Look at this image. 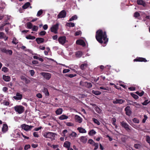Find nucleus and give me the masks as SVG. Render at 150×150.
<instances>
[{
    "mask_svg": "<svg viewBox=\"0 0 150 150\" xmlns=\"http://www.w3.org/2000/svg\"><path fill=\"white\" fill-rule=\"evenodd\" d=\"M112 124L114 125H115L116 124L115 122H116V120L114 118H113L112 119Z\"/></svg>",
    "mask_w": 150,
    "mask_h": 150,
    "instance_id": "nucleus-55",
    "label": "nucleus"
},
{
    "mask_svg": "<svg viewBox=\"0 0 150 150\" xmlns=\"http://www.w3.org/2000/svg\"><path fill=\"white\" fill-rule=\"evenodd\" d=\"M75 119L76 121L79 123H81L82 122V118L78 115H76L75 116Z\"/></svg>",
    "mask_w": 150,
    "mask_h": 150,
    "instance_id": "nucleus-16",
    "label": "nucleus"
},
{
    "mask_svg": "<svg viewBox=\"0 0 150 150\" xmlns=\"http://www.w3.org/2000/svg\"><path fill=\"white\" fill-rule=\"evenodd\" d=\"M27 28L29 29H31L33 27V24L30 22L28 23H27Z\"/></svg>",
    "mask_w": 150,
    "mask_h": 150,
    "instance_id": "nucleus-36",
    "label": "nucleus"
},
{
    "mask_svg": "<svg viewBox=\"0 0 150 150\" xmlns=\"http://www.w3.org/2000/svg\"><path fill=\"white\" fill-rule=\"evenodd\" d=\"M150 102V101L149 100H146L144 102L142 103V104L143 105H146Z\"/></svg>",
    "mask_w": 150,
    "mask_h": 150,
    "instance_id": "nucleus-46",
    "label": "nucleus"
},
{
    "mask_svg": "<svg viewBox=\"0 0 150 150\" xmlns=\"http://www.w3.org/2000/svg\"><path fill=\"white\" fill-rule=\"evenodd\" d=\"M22 95L19 93H17L16 94V96L13 97V98L16 100H21L22 99Z\"/></svg>",
    "mask_w": 150,
    "mask_h": 150,
    "instance_id": "nucleus-11",
    "label": "nucleus"
},
{
    "mask_svg": "<svg viewBox=\"0 0 150 150\" xmlns=\"http://www.w3.org/2000/svg\"><path fill=\"white\" fill-rule=\"evenodd\" d=\"M21 133H20L19 132V130H16L15 131V132L14 133V136L15 137H19L21 135Z\"/></svg>",
    "mask_w": 150,
    "mask_h": 150,
    "instance_id": "nucleus-20",
    "label": "nucleus"
},
{
    "mask_svg": "<svg viewBox=\"0 0 150 150\" xmlns=\"http://www.w3.org/2000/svg\"><path fill=\"white\" fill-rule=\"evenodd\" d=\"M80 139L81 141L83 143H86L87 140V138L86 136H82L80 137Z\"/></svg>",
    "mask_w": 150,
    "mask_h": 150,
    "instance_id": "nucleus-19",
    "label": "nucleus"
},
{
    "mask_svg": "<svg viewBox=\"0 0 150 150\" xmlns=\"http://www.w3.org/2000/svg\"><path fill=\"white\" fill-rule=\"evenodd\" d=\"M77 130L80 133H84L86 132V131L84 128L81 127H79L77 128Z\"/></svg>",
    "mask_w": 150,
    "mask_h": 150,
    "instance_id": "nucleus-17",
    "label": "nucleus"
},
{
    "mask_svg": "<svg viewBox=\"0 0 150 150\" xmlns=\"http://www.w3.org/2000/svg\"><path fill=\"white\" fill-rule=\"evenodd\" d=\"M29 72H30V73L32 76H33L34 75V74H35V72L33 70H30L29 71Z\"/></svg>",
    "mask_w": 150,
    "mask_h": 150,
    "instance_id": "nucleus-59",
    "label": "nucleus"
},
{
    "mask_svg": "<svg viewBox=\"0 0 150 150\" xmlns=\"http://www.w3.org/2000/svg\"><path fill=\"white\" fill-rule=\"evenodd\" d=\"M33 136L35 137H39V135L38 134V132H35L33 133Z\"/></svg>",
    "mask_w": 150,
    "mask_h": 150,
    "instance_id": "nucleus-58",
    "label": "nucleus"
},
{
    "mask_svg": "<svg viewBox=\"0 0 150 150\" xmlns=\"http://www.w3.org/2000/svg\"><path fill=\"white\" fill-rule=\"evenodd\" d=\"M144 118L143 119L142 122L143 123H145L146 122V121L148 118V117L146 115H144Z\"/></svg>",
    "mask_w": 150,
    "mask_h": 150,
    "instance_id": "nucleus-47",
    "label": "nucleus"
},
{
    "mask_svg": "<svg viewBox=\"0 0 150 150\" xmlns=\"http://www.w3.org/2000/svg\"><path fill=\"white\" fill-rule=\"evenodd\" d=\"M68 118V117L64 115H63L60 116L59 118L60 120H64L67 119Z\"/></svg>",
    "mask_w": 150,
    "mask_h": 150,
    "instance_id": "nucleus-28",
    "label": "nucleus"
},
{
    "mask_svg": "<svg viewBox=\"0 0 150 150\" xmlns=\"http://www.w3.org/2000/svg\"><path fill=\"white\" fill-rule=\"evenodd\" d=\"M125 111L126 112V115L128 116H130L131 113V111L130 109V107L127 106L125 108Z\"/></svg>",
    "mask_w": 150,
    "mask_h": 150,
    "instance_id": "nucleus-12",
    "label": "nucleus"
},
{
    "mask_svg": "<svg viewBox=\"0 0 150 150\" xmlns=\"http://www.w3.org/2000/svg\"><path fill=\"white\" fill-rule=\"evenodd\" d=\"M100 89H101L106 90H107V91H109V88L108 87H107L106 88H105V87H103V86H101V87H100Z\"/></svg>",
    "mask_w": 150,
    "mask_h": 150,
    "instance_id": "nucleus-52",
    "label": "nucleus"
},
{
    "mask_svg": "<svg viewBox=\"0 0 150 150\" xmlns=\"http://www.w3.org/2000/svg\"><path fill=\"white\" fill-rule=\"evenodd\" d=\"M30 3L28 2L26 3L23 6V8L24 9H25L28 8L30 5Z\"/></svg>",
    "mask_w": 150,
    "mask_h": 150,
    "instance_id": "nucleus-32",
    "label": "nucleus"
},
{
    "mask_svg": "<svg viewBox=\"0 0 150 150\" xmlns=\"http://www.w3.org/2000/svg\"><path fill=\"white\" fill-rule=\"evenodd\" d=\"M42 13H43V11L42 9L40 10L39 11H38V12L37 13V16H40L42 14Z\"/></svg>",
    "mask_w": 150,
    "mask_h": 150,
    "instance_id": "nucleus-44",
    "label": "nucleus"
},
{
    "mask_svg": "<svg viewBox=\"0 0 150 150\" xmlns=\"http://www.w3.org/2000/svg\"><path fill=\"white\" fill-rule=\"evenodd\" d=\"M77 16L76 15H75L70 18L69 21H70L73 20H76L77 19Z\"/></svg>",
    "mask_w": 150,
    "mask_h": 150,
    "instance_id": "nucleus-35",
    "label": "nucleus"
},
{
    "mask_svg": "<svg viewBox=\"0 0 150 150\" xmlns=\"http://www.w3.org/2000/svg\"><path fill=\"white\" fill-rule=\"evenodd\" d=\"M59 24L57 23L56 24L52 26L50 28L51 31L55 34L57 33V30L59 28Z\"/></svg>",
    "mask_w": 150,
    "mask_h": 150,
    "instance_id": "nucleus-4",
    "label": "nucleus"
},
{
    "mask_svg": "<svg viewBox=\"0 0 150 150\" xmlns=\"http://www.w3.org/2000/svg\"><path fill=\"white\" fill-rule=\"evenodd\" d=\"M63 146L66 148H69L70 146V143L69 142L66 141L64 142Z\"/></svg>",
    "mask_w": 150,
    "mask_h": 150,
    "instance_id": "nucleus-22",
    "label": "nucleus"
},
{
    "mask_svg": "<svg viewBox=\"0 0 150 150\" xmlns=\"http://www.w3.org/2000/svg\"><path fill=\"white\" fill-rule=\"evenodd\" d=\"M6 37L4 33L3 32H0V38H4Z\"/></svg>",
    "mask_w": 150,
    "mask_h": 150,
    "instance_id": "nucleus-45",
    "label": "nucleus"
},
{
    "mask_svg": "<svg viewBox=\"0 0 150 150\" xmlns=\"http://www.w3.org/2000/svg\"><path fill=\"white\" fill-rule=\"evenodd\" d=\"M92 93L96 95H98L101 94V92L98 91H95L94 90H93L92 91Z\"/></svg>",
    "mask_w": 150,
    "mask_h": 150,
    "instance_id": "nucleus-38",
    "label": "nucleus"
},
{
    "mask_svg": "<svg viewBox=\"0 0 150 150\" xmlns=\"http://www.w3.org/2000/svg\"><path fill=\"white\" fill-rule=\"evenodd\" d=\"M40 75L42 76L44 79L49 80L51 78V75L50 74L47 72H42Z\"/></svg>",
    "mask_w": 150,
    "mask_h": 150,
    "instance_id": "nucleus-5",
    "label": "nucleus"
},
{
    "mask_svg": "<svg viewBox=\"0 0 150 150\" xmlns=\"http://www.w3.org/2000/svg\"><path fill=\"white\" fill-rule=\"evenodd\" d=\"M96 132L94 129L91 130L89 132L88 134L90 135H93L96 134Z\"/></svg>",
    "mask_w": 150,
    "mask_h": 150,
    "instance_id": "nucleus-34",
    "label": "nucleus"
},
{
    "mask_svg": "<svg viewBox=\"0 0 150 150\" xmlns=\"http://www.w3.org/2000/svg\"><path fill=\"white\" fill-rule=\"evenodd\" d=\"M82 54V52L81 51H78L75 53L76 56L77 58H79L81 57Z\"/></svg>",
    "mask_w": 150,
    "mask_h": 150,
    "instance_id": "nucleus-26",
    "label": "nucleus"
},
{
    "mask_svg": "<svg viewBox=\"0 0 150 150\" xmlns=\"http://www.w3.org/2000/svg\"><path fill=\"white\" fill-rule=\"evenodd\" d=\"M132 105L137 108H140L141 106V105L140 104L136 102L133 103Z\"/></svg>",
    "mask_w": 150,
    "mask_h": 150,
    "instance_id": "nucleus-31",
    "label": "nucleus"
},
{
    "mask_svg": "<svg viewBox=\"0 0 150 150\" xmlns=\"http://www.w3.org/2000/svg\"><path fill=\"white\" fill-rule=\"evenodd\" d=\"M121 125L127 130H130L129 125L126 122L124 121L120 122Z\"/></svg>",
    "mask_w": 150,
    "mask_h": 150,
    "instance_id": "nucleus-10",
    "label": "nucleus"
},
{
    "mask_svg": "<svg viewBox=\"0 0 150 150\" xmlns=\"http://www.w3.org/2000/svg\"><path fill=\"white\" fill-rule=\"evenodd\" d=\"M21 127L23 129L26 131L30 130L31 128L33 127V126H29L25 124L22 125L21 126Z\"/></svg>",
    "mask_w": 150,
    "mask_h": 150,
    "instance_id": "nucleus-6",
    "label": "nucleus"
},
{
    "mask_svg": "<svg viewBox=\"0 0 150 150\" xmlns=\"http://www.w3.org/2000/svg\"><path fill=\"white\" fill-rule=\"evenodd\" d=\"M69 71L70 70L69 69H65L63 70V73L64 74L66 73L69 72Z\"/></svg>",
    "mask_w": 150,
    "mask_h": 150,
    "instance_id": "nucleus-56",
    "label": "nucleus"
},
{
    "mask_svg": "<svg viewBox=\"0 0 150 150\" xmlns=\"http://www.w3.org/2000/svg\"><path fill=\"white\" fill-rule=\"evenodd\" d=\"M133 122L135 123H139V120L137 118H134L133 119Z\"/></svg>",
    "mask_w": 150,
    "mask_h": 150,
    "instance_id": "nucleus-50",
    "label": "nucleus"
},
{
    "mask_svg": "<svg viewBox=\"0 0 150 150\" xmlns=\"http://www.w3.org/2000/svg\"><path fill=\"white\" fill-rule=\"evenodd\" d=\"M69 135L70 137L75 138L77 136V134L75 132H72L71 134H69Z\"/></svg>",
    "mask_w": 150,
    "mask_h": 150,
    "instance_id": "nucleus-29",
    "label": "nucleus"
},
{
    "mask_svg": "<svg viewBox=\"0 0 150 150\" xmlns=\"http://www.w3.org/2000/svg\"><path fill=\"white\" fill-rule=\"evenodd\" d=\"M8 126L6 124H4L2 127V131L3 132H6L8 129Z\"/></svg>",
    "mask_w": 150,
    "mask_h": 150,
    "instance_id": "nucleus-24",
    "label": "nucleus"
},
{
    "mask_svg": "<svg viewBox=\"0 0 150 150\" xmlns=\"http://www.w3.org/2000/svg\"><path fill=\"white\" fill-rule=\"evenodd\" d=\"M62 109L61 108H59L56 110L55 112L57 115H59L62 114Z\"/></svg>",
    "mask_w": 150,
    "mask_h": 150,
    "instance_id": "nucleus-25",
    "label": "nucleus"
},
{
    "mask_svg": "<svg viewBox=\"0 0 150 150\" xmlns=\"http://www.w3.org/2000/svg\"><path fill=\"white\" fill-rule=\"evenodd\" d=\"M18 42V40H16V39L15 38H14L13 39V40L12 41V43L16 45Z\"/></svg>",
    "mask_w": 150,
    "mask_h": 150,
    "instance_id": "nucleus-42",
    "label": "nucleus"
},
{
    "mask_svg": "<svg viewBox=\"0 0 150 150\" xmlns=\"http://www.w3.org/2000/svg\"><path fill=\"white\" fill-rule=\"evenodd\" d=\"M146 140L147 142L150 145V137L148 136H147L146 137Z\"/></svg>",
    "mask_w": 150,
    "mask_h": 150,
    "instance_id": "nucleus-49",
    "label": "nucleus"
},
{
    "mask_svg": "<svg viewBox=\"0 0 150 150\" xmlns=\"http://www.w3.org/2000/svg\"><path fill=\"white\" fill-rule=\"evenodd\" d=\"M38 44H40L43 42L44 41V39L42 38H37L36 40Z\"/></svg>",
    "mask_w": 150,
    "mask_h": 150,
    "instance_id": "nucleus-23",
    "label": "nucleus"
},
{
    "mask_svg": "<svg viewBox=\"0 0 150 150\" xmlns=\"http://www.w3.org/2000/svg\"><path fill=\"white\" fill-rule=\"evenodd\" d=\"M125 100L121 99H116V100H113V103L114 104L119 103L121 104L125 102Z\"/></svg>",
    "mask_w": 150,
    "mask_h": 150,
    "instance_id": "nucleus-13",
    "label": "nucleus"
},
{
    "mask_svg": "<svg viewBox=\"0 0 150 150\" xmlns=\"http://www.w3.org/2000/svg\"><path fill=\"white\" fill-rule=\"evenodd\" d=\"M139 16V13L137 12H135L134 14V17L137 18Z\"/></svg>",
    "mask_w": 150,
    "mask_h": 150,
    "instance_id": "nucleus-60",
    "label": "nucleus"
},
{
    "mask_svg": "<svg viewBox=\"0 0 150 150\" xmlns=\"http://www.w3.org/2000/svg\"><path fill=\"white\" fill-rule=\"evenodd\" d=\"M96 37L97 40L100 43L105 44L103 46L106 45V44L108 41V38H107L106 33L103 32L101 30H99L96 32Z\"/></svg>",
    "mask_w": 150,
    "mask_h": 150,
    "instance_id": "nucleus-1",
    "label": "nucleus"
},
{
    "mask_svg": "<svg viewBox=\"0 0 150 150\" xmlns=\"http://www.w3.org/2000/svg\"><path fill=\"white\" fill-rule=\"evenodd\" d=\"M136 93L138 95H139L140 96H142L144 93V92L143 91H142L141 92H139V91H137L136 92Z\"/></svg>",
    "mask_w": 150,
    "mask_h": 150,
    "instance_id": "nucleus-41",
    "label": "nucleus"
},
{
    "mask_svg": "<svg viewBox=\"0 0 150 150\" xmlns=\"http://www.w3.org/2000/svg\"><path fill=\"white\" fill-rule=\"evenodd\" d=\"M30 147V145H26L24 147V149L25 150H27Z\"/></svg>",
    "mask_w": 150,
    "mask_h": 150,
    "instance_id": "nucleus-62",
    "label": "nucleus"
},
{
    "mask_svg": "<svg viewBox=\"0 0 150 150\" xmlns=\"http://www.w3.org/2000/svg\"><path fill=\"white\" fill-rule=\"evenodd\" d=\"M37 97L39 98H41L42 97V95L40 93H38L36 95Z\"/></svg>",
    "mask_w": 150,
    "mask_h": 150,
    "instance_id": "nucleus-64",
    "label": "nucleus"
},
{
    "mask_svg": "<svg viewBox=\"0 0 150 150\" xmlns=\"http://www.w3.org/2000/svg\"><path fill=\"white\" fill-rule=\"evenodd\" d=\"M134 61H139V62H146V60L144 58L139 57L136 59H134Z\"/></svg>",
    "mask_w": 150,
    "mask_h": 150,
    "instance_id": "nucleus-18",
    "label": "nucleus"
},
{
    "mask_svg": "<svg viewBox=\"0 0 150 150\" xmlns=\"http://www.w3.org/2000/svg\"><path fill=\"white\" fill-rule=\"evenodd\" d=\"M66 15V11L63 10L61 11L57 15L58 18H65Z\"/></svg>",
    "mask_w": 150,
    "mask_h": 150,
    "instance_id": "nucleus-8",
    "label": "nucleus"
},
{
    "mask_svg": "<svg viewBox=\"0 0 150 150\" xmlns=\"http://www.w3.org/2000/svg\"><path fill=\"white\" fill-rule=\"evenodd\" d=\"M76 43L77 44L82 45L83 46H85V43L84 41L81 40H77L76 41Z\"/></svg>",
    "mask_w": 150,
    "mask_h": 150,
    "instance_id": "nucleus-15",
    "label": "nucleus"
},
{
    "mask_svg": "<svg viewBox=\"0 0 150 150\" xmlns=\"http://www.w3.org/2000/svg\"><path fill=\"white\" fill-rule=\"evenodd\" d=\"M59 43L62 45L64 44L67 42L66 38L65 36H61L58 39Z\"/></svg>",
    "mask_w": 150,
    "mask_h": 150,
    "instance_id": "nucleus-7",
    "label": "nucleus"
},
{
    "mask_svg": "<svg viewBox=\"0 0 150 150\" xmlns=\"http://www.w3.org/2000/svg\"><path fill=\"white\" fill-rule=\"evenodd\" d=\"M1 70L5 72H6L8 71V69L7 68L4 67L2 68Z\"/></svg>",
    "mask_w": 150,
    "mask_h": 150,
    "instance_id": "nucleus-53",
    "label": "nucleus"
},
{
    "mask_svg": "<svg viewBox=\"0 0 150 150\" xmlns=\"http://www.w3.org/2000/svg\"><path fill=\"white\" fill-rule=\"evenodd\" d=\"M46 32L45 31H42L39 33V35L41 36L45 35L46 34Z\"/></svg>",
    "mask_w": 150,
    "mask_h": 150,
    "instance_id": "nucleus-51",
    "label": "nucleus"
},
{
    "mask_svg": "<svg viewBox=\"0 0 150 150\" xmlns=\"http://www.w3.org/2000/svg\"><path fill=\"white\" fill-rule=\"evenodd\" d=\"M3 78L5 81L7 82L11 80V78L10 76L4 75L3 76Z\"/></svg>",
    "mask_w": 150,
    "mask_h": 150,
    "instance_id": "nucleus-21",
    "label": "nucleus"
},
{
    "mask_svg": "<svg viewBox=\"0 0 150 150\" xmlns=\"http://www.w3.org/2000/svg\"><path fill=\"white\" fill-rule=\"evenodd\" d=\"M88 64L87 63H84L82 64L80 66V68L81 69L83 70L86 68Z\"/></svg>",
    "mask_w": 150,
    "mask_h": 150,
    "instance_id": "nucleus-30",
    "label": "nucleus"
},
{
    "mask_svg": "<svg viewBox=\"0 0 150 150\" xmlns=\"http://www.w3.org/2000/svg\"><path fill=\"white\" fill-rule=\"evenodd\" d=\"M93 121L95 123L97 124L98 125H99L100 124V123L99 121L96 119L95 118H93L92 119Z\"/></svg>",
    "mask_w": 150,
    "mask_h": 150,
    "instance_id": "nucleus-39",
    "label": "nucleus"
},
{
    "mask_svg": "<svg viewBox=\"0 0 150 150\" xmlns=\"http://www.w3.org/2000/svg\"><path fill=\"white\" fill-rule=\"evenodd\" d=\"M93 146H95V147L94 149V150H97L98 147V144L97 143H95Z\"/></svg>",
    "mask_w": 150,
    "mask_h": 150,
    "instance_id": "nucleus-48",
    "label": "nucleus"
},
{
    "mask_svg": "<svg viewBox=\"0 0 150 150\" xmlns=\"http://www.w3.org/2000/svg\"><path fill=\"white\" fill-rule=\"evenodd\" d=\"M38 27L36 26V25H34L33 26V27L32 28V30L33 31H37L38 30Z\"/></svg>",
    "mask_w": 150,
    "mask_h": 150,
    "instance_id": "nucleus-40",
    "label": "nucleus"
},
{
    "mask_svg": "<svg viewBox=\"0 0 150 150\" xmlns=\"http://www.w3.org/2000/svg\"><path fill=\"white\" fill-rule=\"evenodd\" d=\"M88 143L93 146L95 143L94 142L92 139H89L88 141Z\"/></svg>",
    "mask_w": 150,
    "mask_h": 150,
    "instance_id": "nucleus-43",
    "label": "nucleus"
},
{
    "mask_svg": "<svg viewBox=\"0 0 150 150\" xmlns=\"http://www.w3.org/2000/svg\"><path fill=\"white\" fill-rule=\"evenodd\" d=\"M137 2V4L139 5H142L144 6L145 5V2L142 0H138Z\"/></svg>",
    "mask_w": 150,
    "mask_h": 150,
    "instance_id": "nucleus-27",
    "label": "nucleus"
},
{
    "mask_svg": "<svg viewBox=\"0 0 150 150\" xmlns=\"http://www.w3.org/2000/svg\"><path fill=\"white\" fill-rule=\"evenodd\" d=\"M81 32L80 31H77L75 34V35L76 36L79 35L81 34Z\"/></svg>",
    "mask_w": 150,
    "mask_h": 150,
    "instance_id": "nucleus-57",
    "label": "nucleus"
},
{
    "mask_svg": "<svg viewBox=\"0 0 150 150\" xmlns=\"http://www.w3.org/2000/svg\"><path fill=\"white\" fill-rule=\"evenodd\" d=\"M2 52L8 54L10 55H11L12 53V50H6L5 48H3L1 50Z\"/></svg>",
    "mask_w": 150,
    "mask_h": 150,
    "instance_id": "nucleus-14",
    "label": "nucleus"
},
{
    "mask_svg": "<svg viewBox=\"0 0 150 150\" xmlns=\"http://www.w3.org/2000/svg\"><path fill=\"white\" fill-rule=\"evenodd\" d=\"M132 96L135 99H137L139 98V97L138 96H137L136 95L134 94H133L132 95Z\"/></svg>",
    "mask_w": 150,
    "mask_h": 150,
    "instance_id": "nucleus-61",
    "label": "nucleus"
},
{
    "mask_svg": "<svg viewBox=\"0 0 150 150\" xmlns=\"http://www.w3.org/2000/svg\"><path fill=\"white\" fill-rule=\"evenodd\" d=\"M81 85L86 86L88 88H90L92 87V85L91 83H88L86 82H83L81 81L80 83Z\"/></svg>",
    "mask_w": 150,
    "mask_h": 150,
    "instance_id": "nucleus-9",
    "label": "nucleus"
},
{
    "mask_svg": "<svg viewBox=\"0 0 150 150\" xmlns=\"http://www.w3.org/2000/svg\"><path fill=\"white\" fill-rule=\"evenodd\" d=\"M15 111L18 114L23 113L24 110V107L22 105H17L14 107Z\"/></svg>",
    "mask_w": 150,
    "mask_h": 150,
    "instance_id": "nucleus-3",
    "label": "nucleus"
},
{
    "mask_svg": "<svg viewBox=\"0 0 150 150\" xmlns=\"http://www.w3.org/2000/svg\"><path fill=\"white\" fill-rule=\"evenodd\" d=\"M66 125L68 126H72L74 125L73 124L70 122H68L66 123Z\"/></svg>",
    "mask_w": 150,
    "mask_h": 150,
    "instance_id": "nucleus-63",
    "label": "nucleus"
},
{
    "mask_svg": "<svg viewBox=\"0 0 150 150\" xmlns=\"http://www.w3.org/2000/svg\"><path fill=\"white\" fill-rule=\"evenodd\" d=\"M66 25L67 26L70 27H72L74 26L75 25H74V23L69 22V23H67V24H66Z\"/></svg>",
    "mask_w": 150,
    "mask_h": 150,
    "instance_id": "nucleus-33",
    "label": "nucleus"
},
{
    "mask_svg": "<svg viewBox=\"0 0 150 150\" xmlns=\"http://www.w3.org/2000/svg\"><path fill=\"white\" fill-rule=\"evenodd\" d=\"M56 133L51 132H45L43 134V136L46 138L50 139L52 140H55Z\"/></svg>",
    "mask_w": 150,
    "mask_h": 150,
    "instance_id": "nucleus-2",
    "label": "nucleus"
},
{
    "mask_svg": "<svg viewBox=\"0 0 150 150\" xmlns=\"http://www.w3.org/2000/svg\"><path fill=\"white\" fill-rule=\"evenodd\" d=\"M26 38L27 39L29 40H34L35 39V37L33 36H32L30 35H29L28 36H26Z\"/></svg>",
    "mask_w": 150,
    "mask_h": 150,
    "instance_id": "nucleus-37",
    "label": "nucleus"
},
{
    "mask_svg": "<svg viewBox=\"0 0 150 150\" xmlns=\"http://www.w3.org/2000/svg\"><path fill=\"white\" fill-rule=\"evenodd\" d=\"M3 104L4 105L7 106L9 104V103L8 101H4L3 102Z\"/></svg>",
    "mask_w": 150,
    "mask_h": 150,
    "instance_id": "nucleus-54",
    "label": "nucleus"
}]
</instances>
